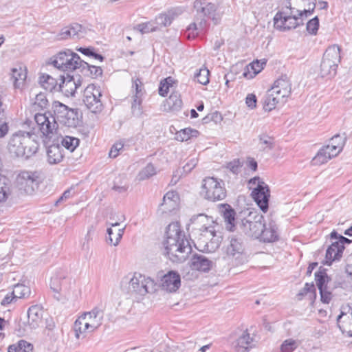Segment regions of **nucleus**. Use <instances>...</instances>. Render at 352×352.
<instances>
[{
  "label": "nucleus",
  "mask_w": 352,
  "mask_h": 352,
  "mask_svg": "<svg viewBox=\"0 0 352 352\" xmlns=\"http://www.w3.org/2000/svg\"><path fill=\"white\" fill-rule=\"evenodd\" d=\"M163 245L165 254L174 263L184 261L192 251L191 245L178 222H173L167 226Z\"/></svg>",
  "instance_id": "1"
},
{
  "label": "nucleus",
  "mask_w": 352,
  "mask_h": 352,
  "mask_svg": "<svg viewBox=\"0 0 352 352\" xmlns=\"http://www.w3.org/2000/svg\"><path fill=\"white\" fill-rule=\"evenodd\" d=\"M193 8L196 11L194 21L186 30V36L188 38H194L205 32L208 25L206 17L210 19L214 24H218L222 16L219 4L208 2L206 0H195Z\"/></svg>",
  "instance_id": "2"
},
{
  "label": "nucleus",
  "mask_w": 352,
  "mask_h": 352,
  "mask_svg": "<svg viewBox=\"0 0 352 352\" xmlns=\"http://www.w3.org/2000/svg\"><path fill=\"white\" fill-rule=\"evenodd\" d=\"M156 287L153 279L138 272L125 276L120 282L121 289L137 299L154 293Z\"/></svg>",
  "instance_id": "3"
},
{
  "label": "nucleus",
  "mask_w": 352,
  "mask_h": 352,
  "mask_svg": "<svg viewBox=\"0 0 352 352\" xmlns=\"http://www.w3.org/2000/svg\"><path fill=\"white\" fill-rule=\"evenodd\" d=\"M38 146L29 132L18 131L10 136L7 148L12 157L28 159L37 152Z\"/></svg>",
  "instance_id": "4"
},
{
  "label": "nucleus",
  "mask_w": 352,
  "mask_h": 352,
  "mask_svg": "<svg viewBox=\"0 0 352 352\" xmlns=\"http://www.w3.org/2000/svg\"><path fill=\"white\" fill-rule=\"evenodd\" d=\"M74 286L75 281L68 276L66 271L62 270L51 278L50 288L54 293V297L63 304L76 300L77 295Z\"/></svg>",
  "instance_id": "5"
},
{
  "label": "nucleus",
  "mask_w": 352,
  "mask_h": 352,
  "mask_svg": "<svg viewBox=\"0 0 352 352\" xmlns=\"http://www.w3.org/2000/svg\"><path fill=\"white\" fill-rule=\"evenodd\" d=\"M302 1L307 2V8L297 10V14H294L293 11H291L290 15L285 12H277L274 18V27L279 30L285 31L302 25L304 19L312 14L316 8V3L312 0Z\"/></svg>",
  "instance_id": "6"
},
{
  "label": "nucleus",
  "mask_w": 352,
  "mask_h": 352,
  "mask_svg": "<svg viewBox=\"0 0 352 352\" xmlns=\"http://www.w3.org/2000/svg\"><path fill=\"white\" fill-rule=\"evenodd\" d=\"M291 93L292 84L287 76L277 79L265 96L263 109L265 111H270L274 109L277 104H284Z\"/></svg>",
  "instance_id": "7"
},
{
  "label": "nucleus",
  "mask_w": 352,
  "mask_h": 352,
  "mask_svg": "<svg viewBox=\"0 0 352 352\" xmlns=\"http://www.w3.org/2000/svg\"><path fill=\"white\" fill-rule=\"evenodd\" d=\"M226 258L232 265L238 266L248 262L245 245L241 237L232 236L225 248Z\"/></svg>",
  "instance_id": "8"
},
{
  "label": "nucleus",
  "mask_w": 352,
  "mask_h": 352,
  "mask_svg": "<svg viewBox=\"0 0 352 352\" xmlns=\"http://www.w3.org/2000/svg\"><path fill=\"white\" fill-rule=\"evenodd\" d=\"M223 186L224 183L221 179L218 180L212 177H206L202 182L201 194L208 201L223 200L226 197V190Z\"/></svg>",
  "instance_id": "9"
},
{
  "label": "nucleus",
  "mask_w": 352,
  "mask_h": 352,
  "mask_svg": "<svg viewBox=\"0 0 352 352\" xmlns=\"http://www.w3.org/2000/svg\"><path fill=\"white\" fill-rule=\"evenodd\" d=\"M340 59V49L339 46L333 45L329 47L323 54L320 64L321 76L331 77L334 76Z\"/></svg>",
  "instance_id": "10"
},
{
  "label": "nucleus",
  "mask_w": 352,
  "mask_h": 352,
  "mask_svg": "<svg viewBox=\"0 0 352 352\" xmlns=\"http://www.w3.org/2000/svg\"><path fill=\"white\" fill-rule=\"evenodd\" d=\"M56 119L68 127H74L78 123V114L76 109H70L65 104L54 101L52 104Z\"/></svg>",
  "instance_id": "11"
},
{
  "label": "nucleus",
  "mask_w": 352,
  "mask_h": 352,
  "mask_svg": "<svg viewBox=\"0 0 352 352\" xmlns=\"http://www.w3.org/2000/svg\"><path fill=\"white\" fill-rule=\"evenodd\" d=\"M82 59L78 54L67 50L59 52L52 61L55 67L63 71L78 70Z\"/></svg>",
  "instance_id": "12"
},
{
  "label": "nucleus",
  "mask_w": 352,
  "mask_h": 352,
  "mask_svg": "<svg viewBox=\"0 0 352 352\" xmlns=\"http://www.w3.org/2000/svg\"><path fill=\"white\" fill-rule=\"evenodd\" d=\"M102 91L99 86L94 84L89 85L84 90L83 102L87 108L94 113H98L102 111L103 108L102 102L100 100Z\"/></svg>",
  "instance_id": "13"
},
{
  "label": "nucleus",
  "mask_w": 352,
  "mask_h": 352,
  "mask_svg": "<svg viewBox=\"0 0 352 352\" xmlns=\"http://www.w3.org/2000/svg\"><path fill=\"white\" fill-rule=\"evenodd\" d=\"M39 174L36 171H21L16 177V184L19 190L27 194H32L38 188Z\"/></svg>",
  "instance_id": "14"
},
{
  "label": "nucleus",
  "mask_w": 352,
  "mask_h": 352,
  "mask_svg": "<svg viewBox=\"0 0 352 352\" xmlns=\"http://www.w3.org/2000/svg\"><path fill=\"white\" fill-rule=\"evenodd\" d=\"M256 181H258L257 186L252 190V196L260 209L265 212L268 210L270 188L264 182L260 181L259 177H254L250 181V183L255 184Z\"/></svg>",
  "instance_id": "15"
},
{
  "label": "nucleus",
  "mask_w": 352,
  "mask_h": 352,
  "mask_svg": "<svg viewBox=\"0 0 352 352\" xmlns=\"http://www.w3.org/2000/svg\"><path fill=\"white\" fill-rule=\"evenodd\" d=\"M190 223L192 230H198L206 234L211 235L215 228V223L212 218L205 214H199L194 215L190 219Z\"/></svg>",
  "instance_id": "16"
},
{
  "label": "nucleus",
  "mask_w": 352,
  "mask_h": 352,
  "mask_svg": "<svg viewBox=\"0 0 352 352\" xmlns=\"http://www.w3.org/2000/svg\"><path fill=\"white\" fill-rule=\"evenodd\" d=\"M263 217H259L258 219L254 221H251L248 219H243L239 224L240 228L246 235L259 239L262 234V229L265 228V223L263 222Z\"/></svg>",
  "instance_id": "17"
},
{
  "label": "nucleus",
  "mask_w": 352,
  "mask_h": 352,
  "mask_svg": "<svg viewBox=\"0 0 352 352\" xmlns=\"http://www.w3.org/2000/svg\"><path fill=\"white\" fill-rule=\"evenodd\" d=\"M60 82L58 85V90L63 93L67 97L73 96L76 89L81 85L82 80L78 77L75 79L74 76L67 75L66 77L60 76Z\"/></svg>",
  "instance_id": "18"
},
{
  "label": "nucleus",
  "mask_w": 352,
  "mask_h": 352,
  "mask_svg": "<svg viewBox=\"0 0 352 352\" xmlns=\"http://www.w3.org/2000/svg\"><path fill=\"white\" fill-rule=\"evenodd\" d=\"M238 331H242L239 338L235 341L234 348L236 352H247L254 346V338L250 336L248 329L242 331L241 329L236 330L233 334L237 335Z\"/></svg>",
  "instance_id": "19"
},
{
  "label": "nucleus",
  "mask_w": 352,
  "mask_h": 352,
  "mask_svg": "<svg viewBox=\"0 0 352 352\" xmlns=\"http://www.w3.org/2000/svg\"><path fill=\"white\" fill-rule=\"evenodd\" d=\"M180 285V276L176 272L170 271L162 278V288L168 292H176Z\"/></svg>",
  "instance_id": "20"
},
{
  "label": "nucleus",
  "mask_w": 352,
  "mask_h": 352,
  "mask_svg": "<svg viewBox=\"0 0 352 352\" xmlns=\"http://www.w3.org/2000/svg\"><path fill=\"white\" fill-rule=\"evenodd\" d=\"M188 264L193 270L208 272L212 268L213 262L203 254H195L192 256Z\"/></svg>",
  "instance_id": "21"
},
{
  "label": "nucleus",
  "mask_w": 352,
  "mask_h": 352,
  "mask_svg": "<svg viewBox=\"0 0 352 352\" xmlns=\"http://www.w3.org/2000/svg\"><path fill=\"white\" fill-rule=\"evenodd\" d=\"M219 212L224 219L226 229L229 231H234L236 226V212L228 204H220L219 206Z\"/></svg>",
  "instance_id": "22"
},
{
  "label": "nucleus",
  "mask_w": 352,
  "mask_h": 352,
  "mask_svg": "<svg viewBox=\"0 0 352 352\" xmlns=\"http://www.w3.org/2000/svg\"><path fill=\"white\" fill-rule=\"evenodd\" d=\"M340 153L337 150L333 149L331 145H326L321 148L316 155L314 157L313 162L316 165H320L327 163L331 158Z\"/></svg>",
  "instance_id": "23"
},
{
  "label": "nucleus",
  "mask_w": 352,
  "mask_h": 352,
  "mask_svg": "<svg viewBox=\"0 0 352 352\" xmlns=\"http://www.w3.org/2000/svg\"><path fill=\"white\" fill-rule=\"evenodd\" d=\"M179 196L176 192L168 191L163 198V202L160 205V210L163 212H170L174 210L178 205Z\"/></svg>",
  "instance_id": "24"
},
{
  "label": "nucleus",
  "mask_w": 352,
  "mask_h": 352,
  "mask_svg": "<svg viewBox=\"0 0 352 352\" xmlns=\"http://www.w3.org/2000/svg\"><path fill=\"white\" fill-rule=\"evenodd\" d=\"M278 228L276 223L270 221L267 225L265 224V228L262 229V234L259 239L263 242H274L278 239Z\"/></svg>",
  "instance_id": "25"
},
{
  "label": "nucleus",
  "mask_w": 352,
  "mask_h": 352,
  "mask_svg": "<svg viewBox=\"0 0 352 352\" xmlns=\"http://www.w3.org/2000/svg\"><path fill=\"white\" fill-rule=\"evenodd\" d=\"M337 323L343 333L346 332L349 337H352V309L349 314L342 311L337 317Z\"/></svg>",
  "instance_id": "26"
},
{
  "label": "nucleus",
  "mask_w": 352,
  "mask_h": 352,
  "mask_svg": "<svg viewBox=\"0 0 352 352\" xmlns=\"http://www.w3.org/2000/svg\"><path fill=\"white\" fill-rule=\"evenodd\" d=\"M344 250V245H339L336 241H332L331 245L329 246L326 251L325 263L327 265H331L333 261L336 259H339L342 256Z\"/></svg>",
  "instance_id": "27"
},
{
  "label": "nucleus",
  "mask_w": 352,
  "mask_h": 352,
  "mask_svg": "<svg viewBox=\"0 0 352 352\" xmlns=\"http://www.w3.org/2000/svg\"><path fill=\"white\" fill-rule=\"evenodd\" d=\"M110 228H107V234L108 236L107 237L106 240L107 242L110 244L113 245L114 246H116L118 245L120 239H122L125 227L122 228H119L118 230H113L111 227H116L120 226V223L118 222H114V223H109Z\"/></svg>",
  "instance_id": "28"
},
{
  "label": "nucleus",
  "mask_w": 352,
  "mask_h": 352,
  "mask_svg": "<svg viewBox=\"0 0 352 352\" xmlns=\"http://www.w3.org/2000/svg\"><path fill=\"white\" fill-rule=\"evenodd\" d=\"M78 71L84 76L91 77L93 78L101 76L102 74V69L100 67L91 65L82 60Z\"/></svg>",
  "instance_id": "29"
},
{
  "label": "nucleus",
  "mask_w": 352,
  "mask_h": 352,
  "mask_svg": "<svg viewBox=\"0 0 352 352\" xmlns=\"http://www.w3.org/2000/svg\"><path fill=\"white\" fill-rule=\"evenodd\" d=\"M47 161L52 164L59 163L63 158L62 149L58 144L50 146L47 148Z\"/></svg>",
  "instance_id": "30"
},
{
  "label": "nucleus",
  "mask_w": 352,
  "mask_h": 352,
  "mask_svg": "<svg viewBox=\"0 0 352 352\" xmlns=\"http://www.w3.org/2000/svg\"><path fill=\"white\" fill-rule=\"evenodd\" d=\"M182 106V100L180 98V95L177 92H174L166 99L164 109L167 111H177L181 109Z\"/></svg>",
  "instance_id": "31"
},
{
  "label": "nucleus",
  "mask_w": 352,
  "mask_h": 352,
  "mask_svg": "<svg viewBox=\"0 0 352 352\" xmlns=\"http://www.w3.org/2000/svg\"><path fill=\"white\" fill-rule=\"evenodd\" d=\"M58 124L56 122V118L51 116L47 119V121L43 124L39 126V131L43 135L48 138H52V135L56 133Z\"/></svg>",
  "instance_id": "32"
},
{
  "label": "nucleus",
  "mask_w": 352,
  "mask_h": 352,
  "mask_svg": "<svg viewBox=\"0 0 352 352\" xmlns=\"http://www.w3.org/2000/svg\"><path fill=\"white\" fill-rule=\"evenodd\" d=\"M176 16L174 11L170 10L166 13H161L155 17L154 21L155 25L158 27V30L162 27L170 25L173 20Z\"/></svg>",
  "instance_id": "33"
},
{
  "label": "nucleus",
  "mask_w": 352,
  "mask_h": 352,
  "mask_svg": "<svg viewBox=\"0 0 352 352\" xmlns=\"http://www.w3.org/2000/svg\"><path fill=\"white\" fill-rule=\"evenodd\" d=\"M12 76L14 80V87L19 88L24 83L27 78V71L25 67L19 66L12 69Z\"/></svg>",
  "instance_id": "34"
},
{
  "label": "nucleus",
  "mask_w": 352,
  "mask_h": 352,
  "mask_svg": "<svg viewBox=\"0 0 352 352\" xmlns=\"http://www.w3.org/2000/svg\"><path fill=\"white\" fill-rule=\"evenodd\" d=\"M27 316L29 325L36 329L42 321L43 311L42 309H28Z\"/></svg>",
  "instance_id": "35"
},
{
  "label": "nucleus",
  "mask_w": 352,
  "mask_h": 352,
  "mask_svg": "<svg viewBox=\"0 0 352 352\" xmlns=\"http://www.w3.org/2000/svg\"><path fill=\"white\" fill-rule=\"evenodd\" d=\"M39 84L46 91H52L56 89L58 86L57 80L49 74H43L39 77Z\"/></svg>",
  "instance_id": "36"
},
{
  "label": "nucleus",
  "mask_w": 352,
  "mask_h": 352,
  "mask_svg": "<svg viewBox=\"0 0 352 352\" xmlns=\"http://www.w3.org/2000/svg\"><path fill=\"white\" fill-rule=\"evenodd\" d=\"M315 280L319 290H321V289L330 288L331 287L329 285L330 278L325 270L320 269L319 271L315 273Z\"/></svg>",
  "instance_id": "37"
},
{
  "label": "nucleus",
  "mask_w": 352,
  "mask_h": 352,
  "mask_svg": "<svg viewBox=\"0 0 352 352\" xmlns=\"http://www.w3.org/2000/svg\"><path fill=\"white\" fill-rule=\"evenodd\" d=\"M33 344L24 340H19L16 344L10 345L8 352H32Z\"/></svg>",
  "instance_id": "38"
},
{
  "label": "nucleus",
  "mask_w": 352,
  "mask_h": 352,
  "mask_svg": "<svg viewBox=\"0 0 352 352\" xmlns=\"http://www.w3.org/2000/svg\"><path fill=\"white\" fill-rule=\"evenodd\" d=\"M90 326L89 321H85V317H79L74 322L73 330L76 339H79L80 335L83 333Z\"/></svg>",
  "instance_id": "39"
},
{
  "label": "nucleus",
  "mask_w": 352,
  "mask_h": 352,
  "mask_svg": "<svg viewBox=\"0 0 352 352\" xmlns=\"http://www.w3.org/2000/svg\"><path fill=\"white\" fill-rule=\"evenodd\" d=\"M10 193V186L8 178L0 174V203L6 201Z\"/></svg>",
  "instance_id": "40"
},
{
  "label": "nucleus",
  "mask_w": 352,
  "mask_h": 352,
  "mask_svg": "<svg viewBox=\"0 0 352 352\" xmlns=\"http://www.w3.org/2000/svg\"><path fill=\"white\" fill-rule=\"evenodd\" d=\"M199 131L191 128H186L176 133L175 139L180 142L187 141L191 138L197 137Z\"/></svg>",
  "instance_id": "41"
},
{
  "label": "nucleus",
  "mask_w": 352,
  "mask_h": 352,
  "mask_svg": "<svg viewBox=\"0 0 352 352\" xmlns=\"http://www.w3.org/2000/svg\"><path fill=\"white\" fill-rule=\"evenodd\" d=\"M30 294V287L23 284L15 285L14 286L13 291L12 292V295L14 296L16 300L18 298H23L29 296Z\"/></svg>",
  "instance_id": "42"
},
{
  "label": "nucleus",
  "mask_w": 352,
  "mask_h": 352,
  "mask_svg": "<svg viewBox=\"0 0 352 352\" xmlns=\"http://www.w3.org/2000/svg\"><path fill=\"white\" fill-rule=\"evenodd\" d=\"M80 140L77 138L66 135L62 139L61 144L71 152L79 145Z\"/></svg>",
  "instance_id": "43"
},
{
  "label": "nucleus",
  "mask_w": 352,
  "mask_h": 352,
  "mask_svg": "<svg viewBox=\"0 0 352 352\" xmlns=\"http://www.w3.org/2000/svg\"><path fill=\"white\" fill-rule=\"evenodd\" d=\"M205 236H206L208 239H210V242L207 243L208 249L210 250V251H214L219 247L221 241V236L220 234H217L215 229L214 232L212 233L211 235L206 234Z\"/></svg>",
  "instance_id": "44"
},
{
  "label": "nucleus",
  "mask_w": 352,
  "mask_h": 352,
  "mask_svg": "<svg viewBox=\"0 0 352 352\" xmlns=\"http://www.w3.org/2000/svg\"><path fill=\"white\" fill-rule=\"evenodd\" d=\"M141 34H148L158 30V27L155 25L153 21L138 24L135 28Z\"/></svg>",
  "instance_id": "45"
},
{
  "label": "nucleus",
  "mask_w": 352,
  "mask_h": 352,
  "mask_svg": "<svg viewBox=\"0 0 352 352\" xmlns=\"http://www.w3.org/2000/svg\"><path fill=\"white\" fill-rule=\"evenodd\" d=\"M344 143L345 138L338 134L331 138L329 145H331L333 149L337 150L340 153L344 147Z\"/></svg>",
  "instance_id": "46"
},
{
  "label": "nucleus",
  "mask_w": 352,
  "mask_h": 352,
  "mask_svg": "<svg viewBox=\"0 0 352 352\" xmlns=\"http://www.w3.org/2000/svg\"><path fill=\"white\" fill-rule=\"evenodd\" d=\"M155 168L152 164H148L138 174V179L142 181L148 179L155 174Z\"/></svg>",
  "instance_id": "47"
},
{
  "label": "nucleus",
  "mask_w": 352,
  "mask_h": 352,
  "mask_svg": "<svg viewBox=\"0 0 352 352\" xmlns=\"http://www.w3.org/2000/svg\"><path fill=\"white\" fill-rule=\"evenodd\" d=\"M209 70L206 68L200 69L195 74V79L200 84L206 85L209 82Z\"/></svg>",
  "instance_id": "48"
},
{
  "label": "nucleus",
  "mask_w": 352,
  "mask_h": 352,
  "mask_svg": "<svg viewBox=\"0 0 352 352\" xmlns=\"http://www.w3.org/2000/svg\"><path fill=\"white\" fill-rule=\"evenodd\" d=\"M173 80L171 77H168L160 82L159 87V94L165 96L169 91V88L172 86Z\"/></svg>",
  "instance_id": "49"
},
{
  "label": "nucleus",
  "mask_w": 352,
  "mask_h": 352,
  "mask_svg": "<svg viewBox=\"0 0 352 352\" xmlns=\"http://www.w3.org/2000/svg\"><path fill=\"white\" fill-rule=\"evenodd\" d=\"M298 346V342L293 339L285 340L280 345L281 352H293Z\"/></svg>",
  "instance_id": "50"
},
{
  "label": "nucleus",
  "mask_w": 352,
  "mask_h": 352,
  "mask_svg": "<svg viewBox=\"0 0 352 352\" xmlns=\"http://www.w3.org/2000/svg\"><path fill=\"white\" fill-rule=\"evenodd\" d=\"M319 28V19L318 16H315L309 20L307 23V30L312 35H316Z\"/></svg>",
  "instance_id": "51"
},
{
  "label": "nucleus",
  "mask_w": 352,
  "mask_h": 352,
  "mask_svg": "<svg viewBox=\"0 0 352 352\" xmlns=\"http://www.w3.org/2000/svg\"><path fill=\"white\" fill-rule=\"evenodd\" d=\"M141 103L142 98H133V101L131 104V110L133 116L139 117L142 114Z\"/></svg>",
  "instance_id": "52"
},
{
  "label": "nucleus",
  "mask_w": 352,
  "mask_h": 352,
  "mask_svg": "<svg viewBox=\"0 0 352 352\" xmlns=\"http://www.w3.org/2000/svg\"><path fill=\"white\" fill-rule=\"evenodd\" d=\"M34 106L41 109H45L48 106V100L44 94L40 93L35 97Z\"/></svg>",
  "instance_id": "53"
},
{
  "label": "nucleus",
  "mask_w": 352,
  "mask_h": 352,
  "mask_svg": "<svg viewBox=\"0 0 352 352\" xmlns=\"http://www.w3.org/2000/svg\"><path fill=\"white\" fill-rule=\"evenodd\" d=\"M242 165L239 159H234L227 164L226 168L233 174L237 175L241 171Z\"/></svg>",
  "instance_id": "54"
},
{
  "label": "nucleus",
  "mask_w": 352,
  "mask_h": 352,
  "mask_svg": "<svg viewBox=\"0 0 352 352\" xmlns=\"http://www.w3.org/2000/svg\"><path fill=\"white\" fill-rule=\"evenodd\" d=\"M333 287L321 289L319 290L320 294V299L323 303L329 304L332 298L331 290Z\"/></svg>",
  "instance_id": "55"
},
{
  "label": "nucleus",
  "mask_w": 352,
  "mask_h": 352,
  "mask_svg": "<svg viewBox=\"0 0 352 352\" xmlns=\"http://www.w3.org/2000/svg\"><path fill=\"white\" fill-rule=\"evenodd\" d=\"M330 238L331 240H335L339 245H344L345 243H351V240L339 234L336 231L333 230L330 234Z\"/></svg>",
  "instance_id": "56"
},
{
  "label": "nucleus",
  "mask_w": 352,
  "mask_h": 352,
  "mask_svg": "<svg viewBox=\"0 0 352 352\" xmlns=\"http://www.w3.org/2000/svg\"><path fill=\"white\" fill-rule=\"evenodd\" d=\"M260 144L262 145L263 149H271L274 146L273 138L266 135H261L259 138Z\"/></svg>",
  "instance_id": "57"
},
{
  "label": "nucleus",
  "mask_w": 352,
  "mask_h": 352,
  "mask_svg": "<svg viewBox=\"0 0 352 352\" xmlns=\"http://www.w3.org/2000/svg\"><path fill=\"white\" fill-rule=\"evenodd\" d=\"M68 29L71 31L72 38H79L80 33L82 32V26L78 23H73L67 26Z\"/></svg>",
  "instance_id": "58"
},
{
  "label": "nucleus",
  "mask_w": 352,
  "mask_h": 352,
  "mask_svg": "<svg viewBox=\"0 0 352 352\" xmlns=\"http://www.w3.org/2000/svg\"><path fill=\"white\" fill-rule=\"evenodd\" d=\"M124 148V144L121 142H116L111 147L109 155L115 158L119 155V152Z\"/></svg>",
  "instance_id": "59"
},
{
  "label": "nucleus",
  "mask_w": 352,
  "mask_h": 352,
  "mask_svg": "<svg viewBox=\"0 0 352 352\" xmlns=\"http://www.w3.org/2000/svg\"><path fill=\"white\" fill-rule=\"evenodd\" d=\"M142 83L140 80V79L137 78L133 82L132 88L135 89V94L133 96V98H141L143 93H142Z\"/></svg>",
  "instance_id": "60"
},
{
  "label": "nucleus",
  "mask_w": 352,
  "mask_h": 352,
  "mask_svg": "<svg viewBox=\"0 0 352 352\" xmlns=\"http://www.w3.org/2000/svg\"><path fill=\"white\" fill-rule=\"evenodd\" d=\"M308 293H310L311 294H316V287L314 284V283H307L305 285V287L302 290L300 291L298 293V296H304Z\"/></svg>",
  "instance_id": "61"
},
{
  "label": "nucleus",
  "mask_w": 352,
  "mask_h": 352,
  "mask_svg": "<svg viewBox=\"0 0 352 352\" xmlns=\"http://www.w3.org/2000/svg\"><path fill=\"white\" fill-rule=\"evenodd\" d=\"M198 162L197 158L192 157L190 159L188 162L183 166V170L186 173H190L197 165Z\"/></svg>",
  "instance_id": "62"
},
{
  "label": "nucleus",
  "mask_w": 352,
  "mask_h": 352,
  "mask_svg": "<svg viewBox=\"0 0 352 352\" xmlns=\"http://www.w3.org/2000/svg\"><path fill=\"white\" fill-rule=\"evenodd\" d=\"M256 97L253 94H250L245 98V103L250 109H254L256 107Z\"/></svg>",
  "instance_id": "63"
},
{
  "label": "nucleus",
  "mask_w": 352,
  "mask_h": 352,
  "mask_svg": "<svg viewBox=\"0 0 352 352\" xmlns=\"http://www.w3.org/2000/svg\"><path fill=\"white\" fill-rule=\"evenodd\" d=\"M48 118L45 113H36L34 116V120L38 127L39 128V126H42Z\"/></svg>",
  "instance_id": "64"
}]
</instances>
